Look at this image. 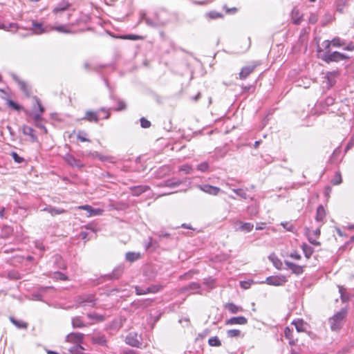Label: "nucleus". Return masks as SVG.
Masks as SVG:
<instances>
[{
    "mask_svg": "<svg viewBox=\"0 0 354 354\" xmlns=\"http://www.w3.org/2000/svg\"><path fill=\"white\" fill-rule=\"evenodd\" d=\"M84 335L80 333H71L66 337V341L74 344H82Z\"/></svg>",
    "mask_w": 354,
    "mask_h": 354,
    "instance_id": "f8f14e48",
    "label": "nucleus"
},
{
    "mask_svg": "<svg viewBox=\"0 0 354 354\" xmlns=\"http://www.w3.org/2000/svg\"><path fill=\"white\" fill-rule=\"evenodd\" d=\"M149 189V187L147 185H137L130 187L131 194L134 196H138Z\"/></svg>",
    "mask_w": 354,
    "mask_h": 354,
    "instance_id": "b1692460",
    "label": "nucleus"
},
{
    "mask_svg": "<svg viewBox=\"0 0 354 354\" xmlns=\"http://www.w3.org/2000/svg\"><path fill=\"white\" fill-rule=\"evenodd\" d=\"M86 133L84 131H80L77 134V139L81 142H91V140L85 137Z\"/></svg>",
    "mask_w": 354,
    "mask_h": 354,
    "instance_id": "0e129e2a",
    "label": "nucleus"
},
{
    "mask_svg": "<svg viewBox=\"0 0 354 354\" xmlns=\"http://www.w3.org/2000/svg\"><path fill=\"white\" fill-rule=\"evenodd\" d=\"M162 289V286L160 284H154L147 287L149 293H156Z\"/></svg>",
    "mask_w": 354,
    "mask_h": 354,
    "instance_id": "49530a36",
    "label": "nucleus"
},
{
    "mask_svg": "<svg viewBox=\"0 0 354 354\" xmlns=\"http://www.w3.org/2000/svg\"><path fill=\"white\" fill-rule=\"evenodd\" d=\"M21 28L18 24L17 23H9V24H5V28H3L4 30L6 31H10L15 32L17 30Z\"/></svg>",
    "mask_w": 354,
    "mask_h": 354,
    "instance_id": "ea45409f",
    "label": "nucleus"
},
{
    "mask_svg": "<svg viewBox=\"0 0 354 354\" xmlns=\"http://www.w3.org/2000/svg\"><path fill=\"white\" fill-rule=\"evenodd\" d=\"M82 344H76L73 345L68 351L71 354H84V348L81 346Z\"/></svg>",
    "mask_w": 354,
    "mask_h": 354,
    "instance_id": "f704fd0d",
    "label": "nucleus"
},
{
    "mask_svg": "<svg viewBox=\"0 0 354 354\" xmlns=\"http://www.w3.org/2000/svg\"><path fill=\"white\" fill-rule=\"evenodd\" d=\"M185 291H191L193 294H202L201 286L197 282H192L184 288Z\"/></svg>",
    "mask_w": 354,
    "mask_h": 354,
    "instance_id": "5701e85b",
    "label": "nucleus"
},
{
    "mask_svg": "<svg viewBox=\"0 0 354 354\" xmlns=\"http://www.w3.org/2000/svg\"><path fill=\"white\" fill-rule=\"evenodd\" d=\"M254 69L255 66H245L242 68L241 72L239 73L240 79H245L250 73H252L254 71Z\"/></svg>",
    "mask_w": 354,
    "mask_h": 354,
    "instance_id": "cd10ccee",
    "label": "nucleus"
},
{
    "mask_svg": "<svg viewBox=\"0 0 354 354\" xmlns=\"http://www.w3.org/2000/svg\"><path fill=\"white\" fill-rule=\"evenodd\" d=\"M10 322L18 328H26L28 324L21 320H17L13 317H10Z\"/></svg>",
    "mask_w": 354,
    "mask_h": 354,
    "instance_id": "a19ab883",
    "label": "nucleus"
},
{
    "mask_svg": "<svg viewBox=\"0 0 354 354\" xmlns=\"http://www.w3.org/2000/svg\"><path fill=\"white\" fill-rule=\"evenodd\" d=\"M291 324L295 326L298 333L305 332L308 326V324L305 322L302 319H295L292 322Z\"/></svg>",
    "mask_w": 354,
    "mask_h": 354,
    "instance_id": "412c9836",
    "label": "nucleus"
},
{
    "mask_svg": "<svg viewBox=\"0 0 354 354\" xmlns=\"http://www.w3.org/2000/svg\"><path fill=\"white\" fill-rule=\"evenodd\" d=\"M198 188L202 192L212 196H217L221 191L218 187L209 184L198 185Z\"/></svg>",
    "mask_w": 354,
    "mask_h": 354,
    "instance_id": "9d476101",
    "label": "nucleus"
},
{
    "mask_svg": "<svg viewBox=\"0 0 354 354\" xmlns=\"http://www.w3.org/2000/svg\"><path fill=\"white\" fill-rule=\"evenodd\" d=\"M284 336L285 337L289 340V344L290 346H294L298 342L297 338H294L293 336V329L290 328L288 326H286L284 328Z\"/></svg>",
    "mask_w": 354,
    "mask_h": 354,
    "instance_id": "6ab92c4d",
    "label": "nucleus"
},
{
    "mask_svg": "<svg viewBox=\"0 0 354 354\" xmlns=\"http://www.w3.org/2000/svg\"><path fill=\"white\" fill-rule=\"evenodd\" d=\"M270 261L272 262L273 266L278 270L281 269L282 262L276 256L275 254H271L268 257Z\"/></svg>",
    "mask_w": 354,
    "mask_h": 354,
    "instance_id": "72a5a7b5",
    "label": "nucleus"
},
{
    "mask_svg": "<svg viewBox=\"0 0 354 354\" xmlns=\"http://www.w3.org/2000/svg\"><path fill=\"white\" fill-rule=\"evenodd\" d=\"M35 105H37V106L38 107V109H39V113L41 114H43V113L44 112V108L42 106L40 100L37 97H35Z\"/></svg>",
    "mask_w": 354,
    "mask_h": 354,
    "instance_id": "680f3d73",
    "label": "nucleus"
},
{
    "mask_svg": "<svg viewBox=\"0 0 354 354\" xmlns=\"http://www.w3.org/2000/svg\"><path fill=\"white\" fill-rule=\"evenodd\" d=\"M92 341L93 343L100 346H104L106 344V340L104 335H94L92 337Z\"/></svg>",
    "mask_w": 354,
    "mask_h": 354,
    "instance_id": "4c0bfd02",
    "label": "nucleus"
},
{
    "mask_svg": "<svg viewBox=\"0 0 354 354\" xmlns=\"http://www.w3.org/2000/svg\"><path fill=\"white\" fill-rule=\"evenodd\" d=\"M140 340V337L135 332L129 333L125 338V342L133 347H139L141 344Z\"/></svg>",
    "mask_w": 354,
    "mask_h": 354,
    "instance_id": "1a4fd4ad",
    "label": "nucleus"
},
{
    "mask_svg": "<svg viewBox=\"0 0 354 354\" xmlns=\"http://www.w3.org/2000/svg\"><path fill=\"white\" fill-rule=\"evenodd\" d=\"M339 292L342 302H346L349 300V297L346 293V290L342 286H339Z\"/></svg>",
    "mask_w": 354,
    "mask_h": 354,
    "instance_id": "8fccbe9b",
    "label": "nucleus"
},
{
    "mask_svg": "<svg viewBox=\"0 0 354 354\" xmlns=\"http://www.w3.org/2000/svg\"><path fill=\"white\" fill-rule=\"evenodd\" d=\"M320 235V230L319 228L309 232L308 234V239L309 242L314 245H319L320 242L316 241L315 238Z\"/></svg>",
    "mask_w": 354,
    "mask_h": 354,
    "instance_id": "4be33fe9",
    "label": "nucleus"
},
{
    "mask_svg": "<svg viewBox=\"0 0 354 354\" xmlns=\"http://www.w3.org/2000/svg\"><path fill=\"white\" fill-rule=\"evenodd\" d=\"M8 104L10 107L12 108L15 110L19 111L21 109V106L17 104L15 102L12 100H8Z\"/></svg>",
    "mask_w": 354,
    "mask_h": 354,
    "instance_id": "69168bd1",
    "label": "nucleus"
},
{
    "mask_svg": "<svg viewBox=\"0 0 354 354\" xmlns=\"http://www.w3.org/2000/svg\"><path fill=\"white\" fill-rule=\"evenodd\" d=\"M209 163L206 161L203 162L198 165L197 169L201 172H206L209 170Z\"/></svg>",
    "mask_w": 354,
    "mask_h": 354,
    "instance_id": "603ef678",
    "label": "nucleus"
},
{
    "mask_svg": "<svg viewBox=\"0 0 354 354\" xmlns=\"http://www.w3.org/2000/svg\"><path fill=\"white\" fill-rule=\"evenodd\" d=\"M122 38L125 39L133 40V41L142 40L144 39V37L142 36H140L138 35H134V34L126 35Z\"/></svg>",
    "mask_w": 354,
    "mask_h": 354,
    "instance_id": "864d4df0",
    "label": "nucleus"
},
{
    "mask_svg": "<svg viewBox=\"0 0 354 354\" xmlns=\"http://www.w3.org/2000/svg\"><path fill=\"white\" fill-rule=\"evenodd\" d=\"M287 282V278L283 275L270 276L266 279L265 283L270 286H281Z\"/></svg>",
    "mask_w": 354,
    "mask_h": 354,
    "instance_id": "6e6552de",
    "label": "nucleus"
},
{
    "mask_svg": "<svg viewBox=\"0 0 354 354\" xmlns=\"http://www.w3.org/2000/svg\"><path fill=\"white\" fill-rule=\"evenodd\" d=\"M50 31L49 26H44L42 23H38L35 21H32V28L25 35L19 33V36L21 37H24L26 36L31 35L32 33L40 35L44 32H48Z\"/></svg>",
    "mask_w": 354,
    "mask_h": 354,
    "instance_id": "39448f33",
    "label": "nucleus"
},
{
    "mask_svg": "<svg viewBox=\"0 0 354 354\" xmlns=\"http://www.w3.org/2000/svg\"><path fill=\"white\" fill-rule=\"evenodd\" d=\"M321 58L325 62L330 63L338 62L342 60L348 59L349 57L337 51L331 53L330 50H327L322 55Z\"/></svg>",
    "mask_w": 354,
    "mask_h": 354,
    "instance_id": "20e7f679",
    "label": "nucleus"
},
{
    "mask_svg": "<svg viewBox=\"0 0 354 354\" xmlns=\"http://www.w3.org/2000/svg\"><path fill=\"white\" fill-rule=\"evenodd\" d=\"M12 79L15 81V82L17 83V84L19 85L20 89L26 95H29V91H28V87L26 86V84L25 82L19 79V77L15 75V74H12Z\"/></svg>",
    "mask_w": 354,
    "mask_h": 354,
    "instance_id": "bb28decb",
    "label": "nucleus"
},
{
    "mask_svg": "<svg viewBox=\"0 0 354 354\" xmlns=\"http://www.w3.org/2000/svg\"><path fill=\"white\" fill-rule=\"evenodd\" d=\"M332 46L333 47H343L346 44L344 39L339 37H335L331 40Z\"/></svg>",
    "mask_w": 354,
    "mask_h": 354,
    "instance_id": "79ce46f5",
    "label": "nucleus"
},
{
    "mask_svg": "<svg viewBox=\"0 0 354 354\" xmlns=\"http://www.w3.org/2000/svg\"><path fill=\"white\" fill-rule=\"evenodd\" d=\"M203 283L207 286L208 288L212 289L214 286L215 280L212 277H207L204 279Z\"/></svg>",
    "mask_w": 354,
    "mask_h": 354,
    "instance_id": "6e6d98bb",
    "label": "nucleus"
},
{
    "mask_svg": "<svg viewBox=\"0 0 354 354\" xmlns=\"http://www.w3.org/2000/svg\"><path fill=\"white\" fill-rule=\"evenodd\" d=\"M182 183L181 180H176V178L167 179L163 180L158 185L159 187H168L169 188H174L179 186Z\"/></svg>",
    "mask_w": 354,
    "mask_h": 354,
    "instance_id": "a211bd4d",
    "label": "nucleus"
},
{
    "mask_svg": "<svg viewBox=\"0 0 354 354\" xmlns=\"http://www.w3.org/2000/svg\"><path fill=\"white\" fill-rule=\"evenodd\" d=\"M87 317L91 320H95L96 322H102L104 319L103 315H98L97 313H88L87 314Z\"/></svg>",
    "mask_w": 354,
    "mask_h": 354,
    "instance_id": "a18cd8bd",
    "label": "nucleus"
},
{
    "mask_svg": "<svg viewBox=\"0 0 354 354\" xmlns=\"http://www.w3.org/2000/svg\"><path fill=\"white\" fill-rule=\"evenodd\" d=\"M346 0H335V5L337 10L339 12H342L344 8L346 5Z\"/></svg>",
    "mask_w": 354,
    "mask_h": 354,
    "instance_id": "3c124183",
    "label": "nucleus"
},
{
    "mask_svg": "<svg viewBox=\"0 0 354 354\" xmlns=\"http://www.w3.org/2000/svg\"><path fill=\"white\" fill-rule=\"evenodd\" d=\"M140 125L142 128H145V129H147V128H149L151 126V122L150 121H149L148 120H147L146 118H140Z\"/></svg>",
    "mask_w": 354,
    "mask_h": 354,
    "instance_id": "e2e57ef3",
    "label": "nucleus"
},
{
    "mask_svg": "<svg viewBox=\"0 0 354 354\" xmlns=\"http://www.w3.org/2000/svg\"><path fill=\"white\" fill-rule=\"evenodd\" d=\"M124 272V266L119 265L116 268H115L112 272L108 274L103 276L104 279L107 280H115L119 279Z\"/></svg>",
    "mask_w": 354,
    "mask_h": 354,
    "instance_id": "9b49d317",
    "label": "nucleus"
},
{
    "mask_svg": "<svg viewBox=\"0 0 354 354\" xmlns=\"http://www.w3.org/2000/svg\"><path fill=\"white\" fill-rule=\"evenodd\" d=\"M110 97H111V100H113V102H115V104L117 105V106L112 108L113 110L116 111H123V110L126 109L127 104L123 100H122L112 94L111 95Z\"/></svg>",
    "mask_w": 354,
    "mask_h": 354,
    "instance_id": "dca6fc26",
    "label": "nucleus"
},
{
    "mask_svg": "<svg viewBox=\"0 0 354 354\" xmlns=\"http://www.w3.org/2000/svg\"><path fill=\"white\" fill-rule=\"evenodd\" d=\"M22 130H23V133L24 135L29 136L32 142L37 141V137L34 133V129L32 127L24 125Z\"/></svg>",
    "mask_w": 354,
    "mask_h": 354,
    "instance_id": "7c9ffc66",
    "label": "nucleus"
},
{
    "mask_svg": "<svg viewBox=\"0 0 354 354\" xmlns=\"http://www.w3.org/2000/svg\"><path fill=\"white\" fill-rule=\"evenodd\" d=\"M326 216V211L323 205H320L317 208L315 220L318 222H323Z\"/></svg>",
    "mask_w": 354,
    "mask_h": 354,
    "instance_id": "c756f323",
    "label": "nucleus"
},
{
    "mask_svg": "<svg viewBox=\"0 0 354 354\" xmlns=\"http://www.w3.org/2000/svg\"><path fill=\"white\" fill-rule=\"evenodd\" d=\"M285 265L287 266V268L290 270H291L293 274H295L297 275L301 274L304 272V267L297 265L294 263H292L288 261H285Z\"/></svg>",
    "mask_w": 354,
    "mask_h": 354,
    "instance_id": "f3484780",
    "label": "nucleus"
},
{
    "mask_svg": "<svg viewBox=\"0 0 354 354\" xmlns=\"http://www.w3.org/2000/svg\"><path fill=\"white\" fill-rule=\"evenodd\" d=\"M225 308L229 310L230 313L232 314H235L239 312L243 311V308L241 306H238L235 305L234 303L227 304L225 305Z\"/></svg>",
    "mask_w": 354,
    "mask_h": 354,
    "instance_id": "e433bc0d",
    "label": "nucleus"
},
{
    "mask_svg": "<svg viewBox=\"0 0 354 354\" xmlns=\"http://www.w3.org/2000/svg\"><path fill=\"white\" fill-rule=\"evenodd\" d=\"M54 263L56 265L57 268L62 270L66 269V265L63 261L62 257L59 254H56L54 256Z\"/></svg>",
    "mask_w": 354,
    "mask_h": 354,
    "instance_id": "2f4dec72",
    "label": "nucleus"
},
{
    "mask_svg": "<svg viewBox=\"0 0 354 354\" xmlns=\"http://www.w3.org/2000/svg\"><path fill=\"white\" fill-rule=\"evenodd\" d=\"M205 17L209 19H216L223 17V15L217 11L212 10L207 12Z\"/></svg>",
    "mask_w": 354,
    "mask_h": 354,
    "instance_id": "37998d69",
    "label": "nucleus"
},
{
    "mask_svg": "<svg viewBox=\"0 0 354 354\" xmlns=\"http://www.w3.org/2000/svg\"><path fill=\"white\" fill-rule=\"evenodd\" d=\"M72 326L74 328L86 327L90 324H86L80 316H77L72 318L71 320Z\"/></svg>",
    "mask_w": 354,
    "mask_h": 354,
    "instance_id": "393cba45",
    "label": "nucleus"
},
{
    "mask_svg": "<svg viewBox=\"0 0 354 354\" xmlns=\"http://www.w3.org/2000/svg\"><path fill=\"white\" fill-rule=\"evenodd\" d=\"M41 211L48 212L51 216H54L58 214H64L66 212V210L62 208H57L53 207L51 205H48L45 207Z\"/></svg>",
    "mask_w": 354,
    "mask_h": 354,
    "instance_id": "aec40b11",
    "label": "nucleus"
},
{
    "mask_svg": "<svg viewBox=\"0 0 354 354\" xmlns=\"http://www.w3.org/2000/svg\"><path fill=\"white\" fill-rule=\"evenodd\" d=\"M140 255L139 253L133 252H128L125 254V259L129 262H133L140 258Z\"/></svg>",
    "mask_w": 354,
    "mask_h": 354,
    "instance_id": "58836bf2",
    "label": "nucleus"
},
{
    "mask_svg": "<svg viewBox=\"0 0 354 354\" xmlns=\"http://www.w3.org/2000/svg\"><path fill=\"white\" fill-rule=\"evenodd\" d=\"M64 160L70 166L73 167L82 168L84 165L78 159H76L73 155L67 153L64 156Z\"/></svg>",
    "mask_w": 354,
    "mask_h": 354,
    "instance_id": "4468645a",
    "label": "nucleus"
},
{
    "mask_svg": "<svg viewBox=\"0 0 354 354\" xmlns=\"http://www.w3.org/2000/svg\"><path fill=\"white\" fill-rule=\"evenodd\" d=\"M55 279H59L61 281H67L68 279V277L64 273L57 271L53 273V277Z\"/></svg>",
    "mask_w": 354,
    "mask_h": 354,
    "instance_id": "09e8293b",
    "label": "nucleus"
},
{
    "mask_svg": "<svg viewBox=\"0 0 354 354\" xmlns=\"http://www.w3.org/2000/svg\"><path fill=\"white\" fill-rule=\"evenodd\" d=\"M110 113L109 109L105 108H101L98 111H87L85 113L84 116L82 118L83 120H86L90 122H97L100 119L106 120L109 118Z\"/></svg>",
    "mask_w": 354,
    "mask_h": 354,
    "instance_id": "7ed1b4c3",
    "label": "nucleus"
},
{
    "mask_svg": "<svg viewBox=\"0 0 354 354\" xmlns=\"http://www.w3.org/2000/svg\"><path fill=\"white\" fill-rule=\"evenodd\" d=\"M281 225H283V227L287 230L289 232H292L293 230H294V226L292 223H288V222H286V223H282Z\"/></svg>",
    "mask_w": 354,
    "mask_h": 354,
    "instance_id": "774afa93",
    "label": "nucleus"
},
{
    "mask_svg": "<svg viewBox=\"0 0 354 354\" xmlns=\"http://www.w3.org/2000/svg\"><path fill=\"white\" fill-rule=\"evenodd\" d=\"M96 300L97 299L94 295L89 294L79 296L76 302L80 306H88L93 307L95 306Z\"/></svg>",
    "mask_w": 354,
    "mask_h": 354,
    "instance_id": "423d86ee",
    "label": "nucleus"
},
{
    "mask_svg": "<svg viewBox=\"0 0 354 354\" xmlns=\"http://www.w3.org/2000/svg\"><path fill=\"white\" fill-rule=\"evenodd\" d=\"M193 168L192 166L189 165H184L180 167V171L184 172L185 174H192L193 172Z\"/></svg>",
    "mask_w": 354,
    "mask_h": 354,
    "instance_id": "052dcab7",
    "label": "nucleus"
},
{
    "mask_svg": "<svg viewBox=\"0 0 354 354\" xmlns=\"http://www.w3.org/2000/svg\"><path fill=\"white\" fill-rule=\"evenodd\" d=\"M324 104L327 106H330L335 103V99L333 97L328 96L324 100Z\"/></svg>",
    "mask_w": 354,
    "mask_h": 354,
    "instance_id": "338daca9",
    "label": "nucleus"
},
{
    "mask_svg": "<svg viewBox=\"0 0 354 354\" xmlns=\"http://www.w3.org/2000/svg\"><path fill=\"white\" fill-rule=\"evenodd\" d=\"M236 225L239 226L238 230L243 231V232H249L252 231L254 227V225L252 223H243L242 221H238L236 223Z\"/></svg>",
    "mask_w": 354,
    "mask_h": 354,
    "instance_id": "c85d7f7f",
    "label": "nucleus"
},
{
    "mask_svg": "<svg viewBox=\"0 0 354 354\" xmlns=\"http://www.w3.org/2000/svg\"><path fill=\"white\" fill-rule=\"evenodd\" d=\"M139 16L140 19L138 23L144 21L148 26L151 28H156L159 27H163L168 24L167 20H162L160 18L159 14L158 12H155L153 14V17L151 18L147 15L145 10H140L139 12Z\"/></svg>",
    "mask_w": 354,
    "mask_h": 354,
    "instance_id": "f03ea898",
    "label": "nucleus"
},
{
    "mask_svg": "<svg viewBox=\"0 0 354 354\" xmlns=\"http://www.w3.org/2000/svg\"><path fill=\"white\" fill-rule=\"evenodd\" d=\"M241 330L239 329H230L227 331V335L229 337H236L241 335Z\"/></svg>",
    "mask_w": 354,
    "mask_h": 354,
    "instance_id": "5fc2aeb1",
    "label": "nucleus"
},
{
    "mask_svg": "<svg viewBox=\"0 0 354 354\" xmlns=\"http://www.w3.org/2000/svg\"><path fill=\"white\" fill-rule=\"evenodd\" d=\"M208 344L211 346H221V342L217 336L212 337L208 340Z\"/></svg>",
    "mask_w": 354,
    "mask_h": 354,
    "instance_id": "c03bdc74",
    "label": "nucleus"
},
{
    "mask_svg": "<svg viewBox=\"0 0 354 354\" xmlns=\"http://www.w3.org/2000/svg\"><path fill=\"white\" fill-rule=\"evenodd\" d=\"M56 30L61 33H71V30L67 25H59L57 26H50V31Z\"/></svg>",
    "mask_w": 354,
    "mask_h": 354,
    "instance_id": "473e14b6",
    "label": "nucleus"
},
{
    "mask_svg": "<svg viewBox=\"0 0 354 354\" xmlns=\"http://www.w3.org/2000/svg\"><path fill=\"white\" fill-rule=\"evenodd\" d=\"M347 315L348 308L346 307L342 308L335 313L328 319L330 330L333 332H339L343 327Z\"/></svg>",
    "mask_w": 354,
    "mask_h": 354,
    "instance_id": "f257e3e1",
    "label": "nucleus"
},
{
    "mask_svg": "<svg viewBox=\"0 0 354 354\" xmlns=\"http://www.w3.org/2000/svg\"><path fill=\"white\" fill-rule=\"evenodd\" d=\"M232 191L239 196L243 199H247L248 198V195L246 193V190L243 189H232Z\"/></svg>",
    "mask_w": 354,
    "mask_h": 354,
    "instance_id": "de8ad7c7",
    "label": "nucleus"
},
{
    "mask_svg": "<svg viewBox=\"0 0 354 354\" xmlns=\"http://www.w3.org/2000/svg\"><path fill=\"white\" fill-rule=\"evenodd\" d=\"M71 4L67 0H62L53 9V13L55 15L56 19H59L64 11L67 10Z\"/></svg>",
    "mask_w": 354,
    "mask_h": 354,
    "instance_id": "0eeeda50",
    "label": "nucleus"
},
{
    "mask_svg": "<svg viewBox=\"0 0 354 354\" xmlns=\"http://www.w3.org/2000/svg\"><path fill=\"white\" fill-rule=\"evenodd\" d=\"M11 156L12 157L14 161L17 163H22L24 162V158L23 157H21L17 152L12 151L11 153Z\"/></svg>",
    "mask_w": 354,
    "mask_h": 354,
    "instance_id": "13d9d810",
    "label": "nucleus"
},
{
    "mask_svg": "<svg viewBox=\"0 0 354 354\" xmlns=\"http://www.w3.org/2000/svg\"><path fill=\"white\" fill-rule=\"evenodd\" d=\"M92 157L98 158L101 161H107L111 163L115 162V158L113 156H104L99 153L97 151L91 152L89 153Z\"/></svg>",
    "mask_w": 354,
    "mask_h": 354,
    "instance_id": "a878e982",
    "label": "nucleus"
},
{
    "mask_svg": "<svg viewBox=\"0 0 354 354\" xmlns=\"http://www.w3.org/2000/svg\"><path fill=\"white\" fill-rule=\"evenodd\" d=\"M301 249L306 259H310L314 252V249L306 243L301 245Z\"/></svg>",
    "mask_w": 354,
    "mask_h": 354,
    "instance_id": "c9c22d12",
    "label": "nucleus"
},
{
    "mask_svg": "<svg viewBox=\"0 0 354 354\" xmlns=\"http://www.w3.org/2000/svg\"><path fill=\"white\" fill-rule=\"evenodd\" d=\"M78 209H83L88 213V216L102 215L104 210L100 208H93L89 205H84L77 207Z\"/></svg>",
    "mask_w": 354,
    "mask_h": 354,
    "instance_id": "ddd939ff",
    "label": "nucleus"
},
{
    "mask_svg": "<svg viewBox=\"0 0 354 354\" xmlns=\"http://www.w3.org/2000/svg\"><path fill=\"white\" fill-rule=\"evenodd\" d=\"M135 292L137 295H142L149 293V292L147 290V288H142L140 286H136Z\"/></svg>",
    "mask_w": 354,
    "mask_h": 354,
    "instance_id": "bf43d9fd",
    "label": "nucleus"
},
{
    "mask_svg": "<svg viewBox=\"0 0 354 354\" xmlns=\"http://www.w3.org/2000/svg\"><path fill=\"white\" fill-rule=\"evenodd\" d=\"M342 179L339 172H336L334 178L331 180V183L333 185H338L342 183Z\"/></svg>",
    "mask_w": 354,
    "mask_h": 354,
    "instance_id": "4d7b16f0",
    "label": "nucleus"
},
{
    "mask_svg": "<svg viewBox=\"0 0 354 354\" xmlns=\"http://www.w3.org/2000/svg\"><path fill=\"white\" fill-rule=\"evenodd\" d=\"M248 323V319L243 316L233 317L225 321L226 325H245Z\"/></svg>",
    "mask_w": 354,
    "mask_h": 354,
    "instance_id": "2eb2a0df",
    "label": "nucleus"
}]
</instances>
